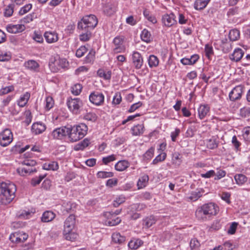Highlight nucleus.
Here are the masks:
<instances>
[{
	"label": "nucleus",
	"mask_w": 250,
	"mask_h": 250,
	"mask_svg": "<svg viewBox=\"0 0 250 250\" xmlns=\"http://www.w3.org/2000/svg\"><path fill=\"white\" fill-rule=\"evenodd\" d=\"M16 186L13 183L0 184V203L2 205L10 203L15 197Z\"/></svg>",
	"instance_id": "obj_1"
},
{
	"label": "nucleus",
	"mask_w": 250,
	"mask_h": 250,
	"mask_svg": "<svg viewBox=\"0 0 250 250\" xmlns=\"http://www.w3.org/2000/svg\"><path fill=\"white\" fill-rule=\"evenodd\" d=\"M219 210V207L214 203H209L199 207L195 211L198 220H206L208 217L215 215Z\"/></svg>",
	"instance_id": "obj_2"
},
{
	"label": "nucleus",
	"mask_w": 250,
	"mask_h": 250,
	"mask_svg": "<svg viewBox=\"0 0 250 250\" xmlns=\"http://www.w3.org/2000/svg\"><path fill=\"white\" fill-rule=\"evenodd\" d=\"M68 131L67 135L72 142H77L82 139L87 133V126L84 124L72 126H68Z\"/></svg>",
	"instance_id": "obj_3"
},
{
	"label": "nucleus",
	"mask_w": 250,
	"mask_h": 250,
	"mask_svg": "<svg viewBox=\"0 0 250 250\" xmlns=\"http://www.w3.org/2000/svg\"><path fill=\"white\" fill-rule=\"evenodd\" d=\"M67 105L69 109L74 114L78 115L81 113L83 103L79 98H70L67 100Z\"/></svg>",
	"instance_id": "obj_4"
},
{
	"label": "nucleus",
	"mask_w": 250,
	"mask_h": 250,
	"mask_svg": "<svg viewBox=\"0 0 250 250\" xmlns=\"http://www.w3.org/2000/svg\"><path fill=\"white\" fill-rule=\"evenodd\" d=\"M13 140V134L9 129L4 130L0 134V145L6 146L9 145Z\"/></svg>",
	"instance_id": "obj_5"
},
{
	"label": "nucleus",
	"mask_w": 250,
	"mask_h": 250,
	"mask_svg": "<svg viewBox=\"0 0 250 250\" xmlns=\"http://www.w3.org/2000/svg\"><path fill=\"white\" fill-rule=\"evenodd\" d=\"M89 99L93 104L96 105H101L104 102V97L103 93L98 91H94L90 94Z\"/></svg>",
	"instance_id": "obj_6"
},
{
	"label": "nucleus",
	"mask_w": 250,
	"mask_h": 250,
	"mask_svg": "<svg viewBox=\"0 0 250 250\" xmlns=\"http://www.w3.org/2000/svg\"><path fill=\"white\" fill-rule=\"evenodd\" d=\"M243 92V87L241 85L235 86L229 93V100L232 102L240 100L241 98Z\"/></svg>",
	"instance_id": "obj_7"
},
{
	"label": "nucleus",
	"mask_w": 250,
	"mask_h": 250,
	"mask_svg": "<svg viewBox=\"0 0 250 250\" xmlns=\"http://www.w3.org/2000/svg\"><path fill=\"white\" fill-rule=\"evenodd\" d=\"M68 126H62L55 129L51 134L54 139H62L63 137L67 136L68 131Z\"/></svg>",
	"instance_id": "obj_8"
},
{
	"label": "nucleus",
	"mask_w": 250,
	"mask_h": 250,
	"mask_svg": "<svg viewBox=\"0 0 250 250\" xmlns=\"http://www.w3.org/2000/svg\"><path fill=\"white\" fill-rule=\"evenodd\" d=\"M28 237V235L25 233L16 232L10 235L9 239L12 242L20 243L26 240Z\"/></svg>",
	"instance_id": "obj_9"
},
{
	"label": "nucleus",
	"mask_w": 250,
	"mask_h": 250,
	"mask_svg": "<svg viewBox=\"0 0 250 250\" xmlns=\"http://www.w3.org/2000/svg\"><path fill=\"white\" fill-rule=\"evenodd\" d=\"M124 38L121 37H116L113 41L115 47L113 48L114 53H118L124 52L125 47L123 45Z\"/></svg>",
	"instance_id": "obj_10"
},
{
	"label": "nucleus",
	"mask_w": 250,
	"mask_h": 250,
	"mask_svg": "<svg viewBox=\"0 0 250 250\" xmlns=\"http://www.w3.org/2000/svg\"><path fill=\"white\" fill-rule=\"evenodd\" d=\"M82 21L85 22L88 26V29H93L98 23V20L94 15H90L83 17Z\"/></svg>",
	"instance_id": "obj_11"
},
{
	"label": "nucleus",
	"mask_w": 250,
	"mask_h": 250,
	"mask_svg": "<svg viewBox=\"0 0 250 250\" xmlns=\"http://www.w3.org/2000/svg\"><path fill=\"white\" fill-rule=\"evenodd\" d=\"M75 224V216L70 214L65 220L64 223V229L63 232H69L72 230Z\"/></svg>",
	"instance_id": "obj_12"
},
{
	"label": "nucleus",
	"mask_w": 250,
	"mask_h": 250,
	"mask_svg": "<svg viewBox=\"0 0 250 250\" xmlns=\"http://www.w3.org/2000/svg\"><path fill=\"white\" fill-rule=\"evenodd\" d=\"M104 216L107 218V223L110 226H116L121 221V219L119 217H114L111 212H104Z\"/></svg>",
	"instance_id": "obj_13"
},
{
	"label": "nucleus",
	"mask_w": 250,
	"mask_h": 250,
	"mask_svg": "<svg viewBox=\"0 0 250 250\" xmlns=\"http://www.w3.org/2000/svg\"><path fill=\"white\" fill-rule=\"evenodd\" d=\"M133 63L136 69H140L143 63V59L140 53L134 52L132 54Z\"/></svg>",
	"instance_id": "obj_14"
},
{
	"label": "nucleus",
	"mask_w": 250,
	"mask_h": 250,
	"mask_svg": "<svg viewBox=\"0 0 250 250\" xmlns=\"http://www.w3.org/2000/svg\"><path fill=\"white\" fill-rule=\"evenodd\" d=\"M46 129L45 125L41 122L34 123L31 127V131L33 133L38 135L42 133Z\"/></svg>",
	"instance_id": "obj_15"
},
{
	"label": "nucleus",
	"mask_w": 250,
	"mask_h": 250,
	"mask_svg": "<svg viewBox=\"0 0 250 250\" xmlns=\"http://www.w3.org/2000/svg\"><path fill=\"white\" fill-rule=\"evenodd\" d=\"M162 21L164 24L167 27L172 26L176 22L175 20V15L173 13L164 15L163 16Z\"/></svg>",
	"instance_id": "obj_16"
},
{
	"label": "nucleus",
	"mask_w": 250,
	"mask_h": 250,
	"mask_svg": "<svg viewBox=\"0 0 250 250\" xmlns=\"http://www.w3.org/2000/svg\"><path fill=\"white\" fill-rule=\"evenodd\" d=\"M157 221V217L153 215L147 216L143 220V226L145 228L148 229L155 224Z\"/></svg>",
	"instance_id": "obj_17"
},
{
	"label": "nucleus",
	"mask_w": 250,
	"mask_h": 250,
	"mask_svg": "<svg viewBox=\"0 0 250 250\" xmlns=\"http://www.w3.org/2000/svg\"><path fill=\"white\" fill-rule=\"evenodd\" d=\"M6 29L9 33L16 34L23 31L25 27L22 24H9L7 26Z\"/></svg>",
	"instance_id": "obj_18"
},
{
	"label": "nucleus",
	"mask_w": 250,
	"mask_h": 250,
	"mask_svg": "<svg viewBox=\"0 0 250 250\" xmlns=\"http://www.w3.org/2000/svg\"><path fill=\"white\" fill-rule=\"evenodd\" d=\"M24 66L28 69L34 71H39V64L35 60H31L24 62Z\"/></svg>",
	"instance_id": "obj_19"
},
{
	"label": "nucleus",
	"mask_w": 250,
	"mask_h": 250,
	"mask_svg": "<svg viewBox=\"0 0 250 250\" xmlns=\"http://www.w3.org/2000/svg\"><path fill=\"white\" fill-rule=\"evenodd\" d=\"M244 55L243 51L240 48L235 49L230 56V59L235 62L239 61Z\"/></svg>",
	"instance_id": "obj_20"
},
{
	"label": "nucleus",
	"mask_w": 250,
	"mask_h": 250,
	"mask_svg": "<svg viewBox=\"0 0 250 250\" xmlns=\"http://www.w3.org/2000/svg\"><path fill=\"white\" fill-rule=\"evenodd\" d=\"M44 37L48 43L55 42L58 40L57 34L54 32H46L44 34Z\"/></svg>",
	"instance_id": "obj_21"
},
{
	"label": "nucleus",
	"mask_w": 250,
	"mask_h": 250,
	"mask_svg": "<svg viewBox=\"0 0 250 250\" xmlns=\"http://www.w3.org/2000/svg\"><path fill=\"white\" fill-rule=\"evenodd\" d=\"M209 111V107L208 105H201L198 109V116L201 120L203 119Z\"/></svg>",
	"instance_id": "obj_22"
},
{
	"label": "nucleus",
	"mask_w": 250,
	"mask_h": 250,
	"mask_svg": "<svg viewBox=\"0 0 250 250\" xmlns=\"http://www.w3.org/2000/svg\"><path fill=\"white\" fill-rule=\"evenodd\" d=\"M55 214L51 211H46L42 214L41 220L43 222H49L55 217Z\"/></svg>",
	"instance_id": "obj_23"
},
{
	"label": "nucleus",
	"mask_w": 250,
	"mask_h": 250,
	"mask_svg": "<svg viewBox=\"0 0 250 250\" xmlns=\"http://www.w3.org/2000/svg\"><path fill=\"white\" fill-rule=\"evenodd\" d=\"M129 166V163L126 160L119 161L115 165L116 170L122 171L126 169Z\"/></svg>",
	"instance_id": "obj_24"
},
{
	"label": "nucleus",
	"mask_w": 250,
	"mask_h": 250,
	"mask_svg": "<svg viewBox=\"0 0 250 250\" xmlns=\"http://www.w3.org/2000/svg\"><path fill=\"white\" fill-rule=\"evenodd\" d=\"M17 171L19 173V174L22 176H25L27 174H31L33 172H35L37 171V170L35 168H25V167H19L17 169Z\"/></svg>",
	"instance_id": "obj_25"
},
{
	"label": "nucleus",
	"mask_w": 250,
	"mask_h": 250,
	"mask_svg": "<svg viewBox=\"0 0 250 250\" xmlns=\"http://www.w3.org/2000/svg\"><path fill=\"white\" fill-rule=\"evenodd\" d=\"M116 11V7L112 3H107L103 6V11L107 16L113 15Z\"/></svg>",
	"instance_id": "obj_26"
},
{
	"label": "nucleus",
	"mask_w": 250,
	"mask_h": 250,
	"mask_svg": "<svg viewBox=\"0 0 250 250\" xmlns=\"http://www.w3.org/2000/svg\"><path fill=\"white\" fill-rule=\"evenodd\" d=\"M210 0H196L194 4V7L198 10L204 9Z\"/></svg>",
	"instance_id": "obj_27"
},
{
	"label": "nucleus",
	"mask_w": 250,
	"mask_h": 250,
	"mask_svg": "<svg viewBox=\"0 0 250 250\" xmlns=\"http://www.w3.org/2000/svg\"><path fill=\"white\" fill-rule=\"evenodd\" d=\"M143 244V241L139 239L131 240L128 244L131 249H137Z\"/></svg>",
	"instance_id": "obj_28"
},
{
	"label": "nucleus",
	"mask_w": 250,
	"mask_h": 250,
	"mask_svg": "<svg viewBox=\"0 0 250 250\" xmlns=\"http://www.w3.org/2000/svg\"><path fill=\"white\" fill-rule=\"evenodd\" d=\"M112 241L115 243L122 244L125 240V238L122 236L120 233H113L112 235Z\"/></svg>",
	"instance_id": "obj_29"
},
{
	"label": "nucleus",
	"mask_w": 250,
	"mask_h": 250,
	"mask_svg": "<svg viewBox=\"0 0 250 250\" xmlns=\"http://www.w3.org/2000/svg\"><path fill=\"white\" fill-rule=\"evenodd\" d=\"M203 189H196L194 191H192L190 195L188 197L191 201H195L202 196Z\"/></svg>",
	"instance_id": "obj_30"
},
{
	"label": "nucleus",
	"mask_w": 250,
	"mask_h": 250,
	"mask_svg": "<svg viewBox=\"0 0 250 250\" xmlns=\"http://www.w3.org/2000/svg\"><path fill=\"white\" fill-rule=\"evenodd\" d=\"M144 129L143 125H137L131 128L132 133L133 135H140L143 133Z\"/></svg>",
	"instance_id": "obj_31"
},
{
	"label": "nucleus",
	"mask_w": 250,
	"mask_h": 250,
	"mask_svg": "<svg viewBox=\"0 0 250 250\" xmlns=\"http://www.w3.org/2000/svg\"><path fill=\"white\" fill-rule=\"evenodd\" d=\"M151 35L150 32L146 29H144L141 34L142 40L146 42H149L151 41Z\"/></svg>",
	"instance_id": "obj_32"
},
{
	"label": "nucleus",
	"mask_w": 250,
	"mask_h": 250,
	"mask_svg": "<svg viewBox=\"0 0 250 250\" xmlns=\"http://www.w3.org/2000/svg\"><path fill=\"white\" fill-rule=\"evenodd\" d=\"M240 38V32L236 29H232L229 33V38L231 41H236Z\"/></svg>",
	"instance_id": "obj_33"
},
{
	"label": "nucleus",
	"mask_w": 250,
	"mask_h": 250,
	"mask_svg": "<svg viewBox=\"0 0 250 250\" xmlns=\"http://www.w3.org/2000/svg\"><path fill=\"white\" fill-rule=\"evenodd\" d=\"M172 161L173 164L179 166L182 163V157L178 152H175L172 154Z\"/></svg>",
	"instance_id": "obj_34"
},
{
	"label": "nucleus",
	"mask_w": 250,
	"mask_h": 250,
	"mask_svg": "<svg viewBox=\"0 0 250 250\" xmlns=\"http://www.w3.org/2000/svg\"><path fill=\"white\" fill-rule=\"evenodd\" d=\"M30 97V94L28 92H26L23 96L21 97L18 102V104L21 107H23L27 104L28 100Z\"/></svg>",
	"instance_id": "obj_35"
},
{
	"label": "nucleus",
	"mask_w": 250,
	"mask_h": 250,
	"mask_svg": "<svg viewBox=\"0 0 250 250\" xmlns=\"http://www.w3.org/2000/svg\"><path fill=\"white\" fill-rule=\"evenodd\" d=\"M234 179L236 183L240 185L244 184L247 181V177L242 174H236Z\"/></svg>",
	"instance_id": "obj_36"
},
{
	"label": "nucleus",
	"mask_w": 250,
	"mask_h": 250,
	"mask_svg": "<svg viewBox=\"0 0 250 250\" xmlns=\"http://www.w3.org/2000/svg\"><path fill=\"white\" fill-rule=\"evenodd\" d=\"M206 145L207 147L209 149H213L218 147V144L216 139L212 137L207 140Z\"/></svg>",
	"instance_id": "obj_37"
},
{
	"label": "nucleus",
	"mask_w": 250,
	"mask_h": 250,
	"mask_svg": "<svg viewBox=\"0 0 250 250\" xmlns=\"http://www.w3.org/2000/svg\"><path fill=\"white\" fill-rule=\"evenodd\" d=\"M75 207V205L70 202H64L62 205L63 210L66 211L67 213L71 212Z\"/></svg>",
	"instance_id": "obj_38"
},
{
	"label": "nucleus",
	"mask_w": 250,
	"mask_h": 250,
	"mask_svg": "<svg viewBox=\"0 0 250 250\" xmlns=\"http://www.w3.org/2000/svg\"><path fill=\"white\" fill-rule=\"evenodd\" d=\"M97 74L101 78H103L104 80H109L111 78V72L110 71H105L102 69H99Z\"/></svg>",
	"instance_id": "obj_39"
},
{
	"label": "nucleus",
	"mask_w": 250,
	"mask_h": 250,
	"mask_svg": "<svg viewBox=\"0 0 250 250\" xmlns=\"http://www.w3.org/2000/svg\"><path fill=\"white\" fill-rule=\"evenodd\" d=\"M149 180V177L147 175H143L141 178L139 179L137 185L138 186V188H142L146 186L147 182Z\"/></svg>",
	"instance_id": "obj_40"
},
{
	"label": "nucleus",
	"mask_w": 250,
	"mask_h": 250,
	"mask_svg": "<svg viewBox=\"0 0 250 250\" xmlns=\"http://www.w3.org/2000/svg\"><path fill=\"white\" fill-rule=\"evenodd\" d=\"M63 234L65 239L71 241L75 240L77 237V234L73 232L72 230L69 231L68 233L67 232H63Z\"/></svg>",
	"instance_id": "obj_41"
},
{
	"label": "nucleus",
	"mask_w": 250,
	"mask_h": 250,
	"mask_svg": "<svg viewBox=\"0 0 250 250\" xmlns=\"http://www.w3.org/2000/svg\"><path fill=\"white\" fill-rule=\"evenodd\" d=\"M148 64L150 67H156L158 65V59L154 55H150L148 60Z\"/></svg>",
	"instance_id": "obj_42"
},
{
	"label": "nucleus",
	"mask_w": 250,
	"mask_h": 250,
	"mask_svg": "<svg viewBox=\"0 0 250 250\" xmlns=\"http://www.w3.org/2000/svg\"><path fill=\"white\" fill-rule=\"evenodd\" d=\"M83 119L88 121L95 122L97 119V116L94 113L89 112L84 115Z\"/></svg>",
	"instance_id": "obj_43"
},
{
	"label": "nucleus",
	"mask_w": 250,
	"mask_h": 250,
	"mask_svg": "<svg viewBox=\"0 0 250 250\" xmlns=\"http://www.w3.org/2000/svg\"><path fill=\"white\" fill-rule=\"evenodd\" d=\"M59 166L56 162H52L48 164H44L43 166V169L46 170H55L58 169Z\"/></svg>",
	"instance_id": "obj_44"
},
{
	"label": "nucleus",
	"mask_w": 250,
	"mask_h": 250,
	"mask_svg": "<svg viewBox=\"0 0 250 250\" xmlns=\"http://www.w3.org/2000/svg\"><path fill=\"white\" fill-rule=\"evenodd\" d=\"M14 4H9L5 9L4 15L5 17H11L14 12Z\"/></svg>",
	"instance_id": "obj_45"
},
{
	"label": "nucleus",
	"mask_w": 250,
	"mask_h": 250,
	"mask_svg": "<svg viewBox=\"0 0 250 250\" xmlns=\"http://www.w3.org/2000/svg\"><path fill=\"white\" fill-rule=\"evenodd\" d=\"M83 88L82 85L80 83H77L71 87V92L75 95L80 94Z\"/></svg>",
	"instance_id": "obj_46"
},
{
	"label": "nucleus",
	"mask_w": 250,
	"mask_h": 250,
	"mask_svg": "<svg viewBox=\"0 0 250 250\" xmlns=\"http://www.w3.org/2000/svg\"><path fill=\"white\" fill-rule=\"evenodd\" d=\"M97 176L98 178H106L112 177L113 176V173L112 172L101 171L97 173Z\"/></svg>",
	"instance_id": "obj_47"
},
{
	"label": "nucleus",
	"mask_w": 250,
	"mask_h": 250,
	"mask_svg": "<svg viewBox=\"0 0 250 250\" xmlns=\"http://www.w3.org/2000/svg\"><path fill=\"white\" fill-rule=\"evenodd\" d=\"M91 36V33L90 31L87 30L83 31L80 35V40L82 41L86 42L88 41Z\"/></svg>",
	"instance_id": "obj_48"
},
{
	"label": "nucleus",
	"mask_w": 250,
	"mask_h": 250,
	"mask_svg": "<svg viewBox=\"0 0 250 250\" xmlns=\"http://www.w3.org/2000/svg\"><path fill=\"white\" fill-rule=\"evenodd\" d=\"M200 244L195 238L192 239L190 242V248L191 250H199Z\"/></svg>",
	"instance_id": "obj_49"
},
{
	"label": "nucleus",
	"mask_w": 250,
	"mask_h": 250,
	"mask_svg": "<svg viewBox=\"0 0 250 250\" xmlns=\"http://www.w3.org/2000/svg\"><path fill=\"white\" fill-rule=\"evenodd\" d=\"M11 58V55L10 52L3 53L0 51V62L8 61Z\"/></svg>",
	"instance_id": "obj_50"
},
{
	"label": "nucleus",
	"mask_w": 250,
	"mask_h": 250,
	"mask_svg": "<svg viewBox=\"0 0 250 250\" xmlns=\"http://www.w3.org/2000/svg\"><path fill=\"white\" fill-rule=\"evenodd\" d=\"M166 153H162L159 155H158L153 161L152 164L154 165L157 164L158 163L160 162H162L165 160L166 158Z\"/></svg>",
	"instance_id": "obj_51"
},
{
	"label": "nucleus",
	"mask_w": 250,
	"mask_h": 250,
	"mask_svg": "<svg viewBox=\"0 0 250 250\" xmlns=\"http://www.w3.org/2000/svg\"><path fill=\"white\" fill-rule=\"evenodd\" d=\"M14 87L13 85L9 86H6L4 88H1L0 90V95H3L6 94L11 91H14Z\"/></svg>",
	"instance_id": "obj_52"
},
{
	"label": "nucleus",
	"mask_w": 250,
	"mask_h": 250,
	"mask_svg": "<svg viewBox=\"0 0 250 250\" xmlns=\"http://www.w3.org/2000/svg\"><path fill=\"white\" fill-rule=\"evenodd\" d=\"M87 51V48L84 46H81L76 52V55L77 57H82Z\"/></svg>",
	"instance_id": "obj_53"
},
{
	"label": "nucleus",
	"mask_w": 250,
	"mask_h": 250,
	"mask_svg": "<svg viewBox=\"0 0 250 250\" xmlns=\"http://www.w3.org/2000/svg\"><path fill=\"white\" fill-rule=\"evenodd\" d=\"M240 115L244 118L248 117L250 115V108L245 107L240 109Z\"/></svg>",
	"instance_id": "obj_54"
},
{
	"label": "nucleus",
	"mask_w": 250,
	"mask_h": 250,
	"mask_svg": "<svg viewBox=\"0 0 250 250\" xmlns=\"http://www.w3.org/2000/svg\"><path fill=\"white\" fill-rule=\"evenodd\" d=\"M144 16L150 21L152 22L153 23H155L157 22V20L156 18L151 15H149V12L147 10H145L144 11Z\"/></svg>",
	"instance_id": "obj_55"
},
{
	"label": "nucleus",
	"mask_w": 250,
	"mask_h": 250,
	"mask_svg": "<svg viewBox=\"0 0 250 250\" xmlns=\"http://www.w3.org/2000/svg\"><path fill=\"white\" fill-rule=\"evenodd\" d=\"M154 149L153 147L150 148L144 154V158L146 160L150 159L153 156Z\"/></svg>",
	"instance_id": "obj_56"
},
{
	"label": "nucleus",
	"mask_w": 250,
	"mask_h": 250,
	"mask_svg": "<svg viewBox=\"0 0 250 250\" xmlns=\"http://www.w3.org/2000/svg\"><path fill=\"white\" fill-rule=\"evenodd\" d=\"M44 177V175H41L39 177L33 178L31 181V184L34 187L36 186L41 183Z\"/></svg>",
	"instance_id": "obj_57"
},
{
	"label": "nucleus",
	"mask_w": 250,
	"mask_h": 250,
	"mask_svg": "<svg viewBox=\"0 0 250 250\" xmlns=\"http://www.w3.org/2000/svg\"><path fill=\"white\" fill-rule=\"evenodd\" d=\"M125 202V198L120 196L117 198L113 202V205L114 207H118L120 204Z\"/></svg>",
	"instance_id": "obj_58"
},
{
	"label": "nucleus",
	"mask_w": 250,
	"mask_h": 250,
	"mask_svg": "<svg viewBox=\"0 0 250 250\" xmlns=\"http://www.w3.org/2000/svg\"><path fill=\"white\" fill-rule=\"evenodd\" d=\"M243 136L246 141L250 142V127H247L244 129Z\"/></svg>",
	"instance_id": "obj_59"
},
{
	"label": "nucleus",
	"mask_w": 250,
	"mask_h": 250,
	"mask_svg": "<svg viewBox=\"0 0 250 250\" xmlns=\"http://www.w3.org/2000/svg\"><path fill=\"white\" fill-rule=\"evenodd\" d=\"M205 51L206 56L208 58L213 53L212 47L209 44L205 45Z\"/></svg>",
	"instance_id": "obj_60"
},
{
	"label": "nucleus",
	"mask_w": 250,
	"mask_h": 250,
	"mask_svg": "<svg viewBox=\"0 0 250 250\" xmlns=\"http://www.w3.org/2000/svg\"><path fill=\"white\" fill-rule=\"evenodd\" d=\"M32 8L31 4H26L21 8L19 11V14L22 15L28 12Z\"/></svg>",
	"instance_id": "obj_61"
},
{
	"label": "nucleus",
	"mask_w": 250,
	"mask_h": 250,
	"mask_svg": "<svg viewBox=\"0 0 250 250\" xmlns=\"http://www.w3.org/2000/svg\"><path fill=\"white\" fill-rule=\"evenodd\" d=\"M95 52L94 50H91L90 51L86 57V62H91L93 61L95 58Z\"/></svg>",
	"instance_id": "obj_62"
},
{
	"label": "nucleus",
	"mask_w": 250,
	"mask_h": 250,
	"mask_svg": "<svg viewBox=\"0 0 250 250\" xmlns=\"http://www.w3.org/2000/svg\"><path fill=\"white\" fill-rule=\"evenodd\" d=\"M115 160V157L114 155H109L106 157L103 158L102 161L105 165L108 164L109 163Z\"/></svg>",
	"instance_id": "obj_63"
},
{
	"label": "nucleus",
	"mask_w": 250,
	"mask_h": 250,
	"mask_svg": "<svg viewBox=\"0 0 250 250\" xmlns=\"http://www.w3.org/2000/svg\"><path fill=\"white\" fill-rule=\"evenodd\" d=\"M122 101V97L121 94L119 93H116L114 95L112 101V104H119Z\"/></svg>",
	"instance_id": "obj_64"
}]
</instances>
